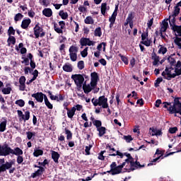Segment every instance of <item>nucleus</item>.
<instances>
[{
	"label": "nucleus",
	"mask_w": 181,
	"mask_h": 181,
	"mask_svg": "<svg viewBox=\"0 0 181 181\" xmlns=\"http://www.w3.org/2000/svg\"><path fill=\"white\" fill-rule=\"evenodd\" d=\"M49 68L47 69L45 71V73H47V74H49L51 71H53V70H54V65H53L52 62L49 63Z\"/></svg>",
	"instance_id": "47"
},
{
	"label": "nucleus",
	"mask_w": 181,
	"mask_h": 181,
	"mask_svg": "<svg viewBox=\"0 0 181 181\" xmlns=\"http://www.w3.org/2000/svg\"><path fill=\"white\" fill-rule=\"evenodd\" d=\"M168 62L170 63V66H175L176 64V60L172 57V55L168 57Z\"/></svg>",
	"instance_id": "50"
},
{
	"label": "nucleus",
	"mask_w": 181,
	"mask_h": 181,
	"mask_svg": "<svg viewBox=\"0 0 181 181\" xmlns=\"http://www.w3.org/2000/svg\"><path fill=\"white\" fill-rule=\"evenodd\" d=\"M38 165H40V166L45 167L46 165H49V160H47V159H45L43 162H39Z\"/></svg>",
	"instance_id": "64"
},
{
	"label": "nucleus",
	"mask_w": 181,
	"mask_h": 181,
	"mask_svg": "<svg viewBox=\"0 0 181 181\" xmlns=\"http://www.w3.org/2000/svg\"><path fill=\"white\" fill-rule=\"evenodd\" d=\"M180 98H175L173 106H170L168 111H170V114H175L176 111L181 107V103L179 100Z\"/></svg>",
	"instance_id": "6"
},
{
	"label": "nucleus",
	"mask_w": 181,
	"mask_h": 181,
	"mask_svg": "<svg viewBox=\"0 0 181 181\" xmlns=\"http://www.w3.org/2000/svg\"><path fill=\"white\" fill-rule=\"evenodd\" d=\"M82 88L85 94H88L89 93H91V91H93L95 87L91 86V84H87V81H86L83 84Z\"/></svg>",
	"instance_id": "13"
},
{
	"label": "nucleus",
	"mask_w": 181,
	"mask_h": 181,
	"mask_svg": "<svg viewBox=\"0 0 181 181\" xmlns=\"http://www.w3.org/2000/svg\"><path fill=\"white\" fill-rule=\"evenodd\" d=\"M91 103L94 107H102V108H108V98L105 95H102L98 98V99L92 98Z\"/></svg>",
	"instance_id": "3"
},
{
	"label": "nucleus",
	"mask_w": 181,
	"mask_h": 181,
	"mask_svg": "<svg viewBox=\"0 0 181 181\" xmlns=\"http://www.w3.org/2000/svg\"><path fill=\"white\" fill-rule=\"evenodd\" d=\"M17 113L18 117H21L23 121H29V119L30 118V112H29V110L25 111V115H23V112L21 110H17Z\"/></svg>",
	"instance_id": "11"
},
{
	"label": "nucleus",
	"mask_w": 181,
	"mask_h": 181,
	"mask_svg": "<svg viewBox=\"0 0 181 181\" xmlns=\"http://www.w3.org/2000/svg\"><path fill=\"white\" fill-rule=\"evenodd\" d=\"M168 28H169V23H168L164 20L163 21V24L161 25V28L160 29V32H166V30H168Z\"/></svg>",
	"instance_id": "28"
},
{
	"label": "nucleus",
	"mask_w": 181,
	"mask_h": 181,
	"mask_svg": "<svg viewBox=\"0 0 181 181\" xmlns=\"http://www.w3.org/2000/svg\"><path fill=\"white\" fill-rule=\"evenodd\" d=\"M126 22H127V23L129 22H134V13L132 12L129 13L128 17L126 19Z\"/></svg>",
	"instance_id": "49"
},
{
	"label": "nucleus",
	"mask_w": 181,
	"mask_h": 181,
	"mask_svg": "<svg viewBox=\"0 0 181 181\" xmlns=\"http://www.w3.org/2000/svg\"><path fill=\"white\" fill-rule=\"evenodd\" d=\"M51 155H52V159H53L54 162L55 163H59V159L60 158V154L57 151H52Z\"/></svg>",
	"instance_id": "20"
},
{
	"label": "nucleus",
	"mask_w": 181,
	"mask_h": 181,
	"mask_svg": "<svg viewBox=\"0 0 181 181\" xmlns=\"http://www.w3.org/2000/svg\"><path fill=\"white\" fill-rule=\"evenodd\" d=\"M17 163L18 165H22L23 163V156H17Z\"/></svg>",
	"instance_id": "57"
},
{
	"label": "nucleus",
	"mask_w": 181,
	"mask_h": 181,
	"mask_svg": "<svg viewBox=\"0 0 181 181\" xmlns=\"http://www.w3.org/2000/svg\"><path fill=\"white\" fill-rule=\"evenodd\" d=\"M84 23L86 25H93L94 23V19L91 16H87L84 20Z\"/></svg>",
	"instance_id": "34"
},
{
	"label": "nucleus",
	"mask_w": 181,
	"mask_h": 181,
	"mask_svg": "<svg viewBox=\"0 0 181 181\" xmlns=\"http://www.w3.org/2000/svg\"><path fill=\"white\" fill-rule=\"evenodd\" d=\"M43 155V150L40 149H35L33 152V156L35 158H39V156H42Z\"/></svg>",
	"instance_id": "33"
},
{
	"label": "nucleus",
	"mask_w": 181,
	"mask_h": 181,
	"mask_svg": "<svg viewBox=\"0 0 181 181\" xmlns=\"http://www.w3.org/2000/svg\"><path fill=\"white\" fill-rule=\"evenodd\" d=\"M1 91L3 94H5V95L11 94V92L12 91V88L11 87L4 88Z\"/></svg>",
	"instance_id": "44"
},
{
	"label": "nucleus",
	"mask_w": 181,
	"mask_h": 181,
	"mask_svg": "<svg viewBox=\"0 0 181 181\" xmlns=\"http://www.w3.org/2000/svg\"><path fill=\"white\" fill-rule=\"evenodd\" d=\"M15 104L18 107H25V100H23V99L17 100H16Z\"/></svg>",
	"instance_id": "41"
},
{
	"label": "nucleus",
	"mask_w": 181,
	"mask_h": 181,
	"mask_svg": "<svg viewBox=\"0 0 181 181\" xmlns=\"http://www.w3.org/2000/svg\"><path fill=\"white\" fill-rule=\"evenodd\" d=\"M59 25L60 28H59ZM64 28H66V22L64 21H59V25L56 23H54V30L57 33L63 34V29H64Z\"/></svg>",
	"instance_id": "9"
},
{
	"label": "nucleus",
	"mask_w": 181,
	"mask_h": 181,
	"mask_svg": "<svg viewBox=\"0 0 181 181\" xmlns=\"http://www.w3.org/2000/svg\"><path fill=\"white\" fill-rule=\"evenodd\" d=\"M97 131L99 132L98 136L101 137V136H104V135H105L107 129L105 127L101 126L100 127L97 129Z\"/></svg>",
	"instance_id": "27"
},
{
	"label": "nucleus",
	"mask_w": 181,
	"mask_h": 181,
	"mask_svg": "<svg viewBox=\"0 0 181 181\" xmlns=\"http://www.w3.org/2000/svg\"><path fill=\"white\" fill-rule=\"evenodd\" d=\"M26 135H27V139L30 141V139H35V136L36 135V133L35 132H26Z\"/></svg>",
	"instance_id": "37"
},
{
	"label": "nucleus",
	"mask_w": 181,
	"mask_h": 181,
	"mask_svg": "<svg viewBox=\"0 0 181 181\" xmlns=\"http://www.w3.org/2000/svg\"><path fill=\"white\" fill-rule=\"evenodd\" d=\"M13 165V161L11 162H6L5 164L0 165V173H2L3 172H6V170L11 169L12 168V165Z\"/></svg>",
	"instance_id": "12"
},
{
	"label": "nucleus",
	"mask_w": 181,
	"mask_h": 181,
	"mask_svg": "<svg viewBox=\"0 0 181 181\" xmlns=\"http://www.w3.org/2000/svg\"><path fill=\"white\" fill-rule=\"evenodd\" d=\"M106 149L109 150V153H111L110 155H112V152H116L115 148L110 144L106 145Z\"/></svg>",
	"instance_id": "55"
},
{
	"label": "nucleus",
	"mask_w": 181,
	"mask_h": 181,
	"mask_svg": "<svg viewBox=\"0 0 181 181\" xmlns=\"http://www.w3.org/2000/svg\"><path fill=\"white\" fill-rule=\"evenodd\" d=\"M118 56H119V57H120L122 62H123V63H124V64H126V66H127V64H129L128 58L127 57L122 55V54H119Z\"/></svg>",
	"instance_id": "39"
},
{
	"label": "nucleus",
	"mask_w": 181,
	"mask_h": 181,
	"mask_svg": "<svg viewBox=\"0 0 181 181\" xmlns=\"http://www.w3.org/2000/svg\"><path fill=\"white\" fill-rule=\"evenodd\" d=\"M167 21H169L170 26L172 30H173V28L177 26V25H176V17H173L171 20L168 18Z\"/></svg>",
	"instance_id": "29"
},
{
	"label": "nucleus",
	"mask_w": 181,
	"mask_h": 181,
	"mask_svg": "<svg viewBox=\"0 0 181 181\" xmlns=\"http://www.w3.org/2000/svg\"><path fill=\"white\" fill-rule=\"evenodd\" d=\"M25 83H26V77L24 76H22L19 78V90L20 91H25L26 88V85H25Z\"/></svg>",
	"instance_id": "15"
},
{
	"label": "nucleus",
	"mask_w": 181,
	"mask_h": 181,
	"mask_svg": "<svg viewBox=\"0 0 181 181\" xmlns=\"http://www.w3.org/2000/svg\"><path fill=\"white\" fill-rule=\"evenodd\" d=\"M123 139L127 142V144H129L131 141H134V139L132 138V136L131 135H127V136H124Z\"/></svg>",
	"instance_id": "54"
},
{
	"label": "nucleus",
	"mask_w": 181,
	"mask_h": 181,
	"mask_svg": "<svg viewBox=\"0 0 181 181\" xmlns=\"http://www.w3.org/2000/svg\"><path fill=\"white\" fill-rule=\"evenodd\" d=\"M43 172H45V168L38 167V170H37L34 173L31 174V177L35 179V177H37V176H42L43 175Z\"/></svg>",
	"instance_id": "17"
},
{
	"label": "nucleus",
	"mask_w": 181,
	"mask_h": 181,
	"mask_svg": "<svg viewBox=\"0 0 181 181\" xmlns=\"http://www.w3.org/2000/svg\"><path fill=\"white\" fill-rule=\"evenodd\" d=\"M3 122L0 123V132H5L6 131V124H8V120L6 117L2 118Z\"/></svg>",
	"instance_id": "21"
},
{
	"label": "nucleus",
	"mask_w": 181,
	"mask_h": 181,
	"mask_svg": "<svg viewBox=\"0 0 181 181\" xmlns=\"http://www.w3.org/2000/svg\"><path fill=\"white\" fill-rule=\"evenodd\" d=\"M34 35L36 39H39L40 36V33L43 32V28L39 26V23H37L33 28Z\"/></svg>",
	"instance_id": "14"
},
{
	"label": "nucleus",
	"mask_w": 181,
	"mask_h": 181,
	"mask_svg": "<svg viewBox=\"0 0 181 181\" xmlns=\"http://www.w3.org/2000/svg\"><path fill=\"white\" fill-rule=\"evenodd\" d=\"M124 155L127 158L125 161L119 165H117V163L112 162V165H110V170L107 171V173H111L112 176H115V175H119V173H125V171H122V169H124V167H125L127 163L129 162L130 160H132L134 158H132V156L128 153H124Z\"/></svg>",
	"instance_id": "1"
},
{
	"label": "nucleus",
	"mask_w": 181,
	"mask_h": 181,
	"mask_svg": "<svg viewBox=\"0 0 181 181\" xmlns=\"http://www.w3.org/2000/svg\"><path fill=\"white\" fill-rule=\"evenodd\" d=\"M65 134L66 135V139H68V141L73 139V133H71L70 130L67 129V128H65Z\"/></svg>",
	"instance_id": "35"
},
{
	"label": "nucleus",
	"mask_w": 181,
	"mask_h": 181,
	"mask_svg": "<svg viewBox=\"0 0 181 181\" xmlns=\"http://www.w3.org/2000/svg\"><path fill=\"white\" fill-rule=\"evenodd\" d=\"M27 57L30 59V66L31 67V69L33 70L34 69H36V63L33 60V55L32 54V53L28 54Z\"/></svg>",
	"instance_id": "23"
},
{
	"label": "nucleus",
	"mask_w": 181,
	"mask_h": 181,
	"mask_svg": "<svg viewBox=\"0 0 181 181\" xmlns=\"http://www.w3.org/2000/svg\"><path fill=\"white\" fill-rule=\"evenodd\" d=\"M104 153H105V151H101L98 157L100 160H104L105 159V156H104Z\"/></svg>",
	"instance_id": "60"
},
{
	"label": "nucleus",
	"mask_w": 181,
	"mask_h": 181,
	"mask_svg": "<svg viewBox=\"0 0 181 181\" xmlns=\"http://www.w3.org/2000/svg\"><path fill=\"white\" fill-rule=\"evenodd\" d=\"M66 110L67 111L68 118H70L71 119V118H73V117H74L76 114V107H71V110L69 108H66Z\"/></svg>",
	"instance_id": "22"
},
{
	"label": "nucleus",
	"mask_w": 181,
	"mask_h": 181,
	"mask_svg": "<svg viewBox=\"0 0 181 181\" xmlns=\"http://www.w3.org/2000/svg\"><path fill=\"white\" fill-rule=\"evenodd\" d=\"M181 144H180L177 147H176V149L177 151H175V152H170L168 154H166L165 156H164V158H166V156H170V155H173V153H177L178 152H181Z\"/></svg>",
	"instance_id": "38"
},
{
	"label": "nucleus",
	"mask_w": 181,
	"mask_h": 181,
	"mask_svg": "<svg viewBox=\"0 0 181 181\" xmlns=\"http://www.w3.org/2000/svg\"><path fill=\"white\" fill-rule=\"evenodd\" d=\"M69 57L71 62H77V53H78V47L76 45H71L69 49Z\"/></svg>",
	"instance_id": "5"
},
{
	"label": "nucleus",
	"mask_w": 181,
	"mask_h": 181,
	"mask_svg": "<svg viewBox=\"0 0 181 181\" xmlns=\"http://www.w3.org/2000/svg\"><path fill=\"white\" fill-rule=\"evenodd\" d=\"M16 30H15V29H13V26H10L8 31H7V33L9 36H15V33H16Z\"/></svg>",
	"instance_id": "42"
},
{
	"label": "nucleus",
	"mask_w": 181,
	"mask_h": 181,
	"mask_svg": "<svg viewBox=\"0 0 181 181\" xmlns=\"http://www.w3.org/2000/svg\"><path fill=\"white\" fill-rule=\"evenodd\" d=\"M168 52V48L161 46L158 52V53L159 54H160V53H162V54H165V53Z\"/></svg>",
	"instance_id": "53"
},
{
	"label": "nucleus",
	"mask_w": 181,
	"mask_h": 181,
	"mask_svg": "<svg viewBox=\"0 0 181 181\" xmlns=\"http://www.w3.org/2000/svg\"><path fill=\"white\" fill-rule=\"evenodd\" d=\"M79 43L81 45V46H94L95 45V42L94 41H91L90 40V38H87V37H81Z\"/></svg>",
	"instance_id": "10"
},
{
	"label": "nucleus",
	"mask_w": 181,
	"mask_h": 181,
	"mask_svg": "<svg viewBox=\"0 0 181 181\" xmlns=\"http://www.w3.org/2000/svg\"><path fill=\"white\" fill-rule=\"evenodd\" d=\"M64 71H66V73H71L73 71V67L70 64H65L62 67Z\"/></svg>",
	"instance_id": "30"
},
{
	"label": "nucleus",
	"mask_w": 181,
	"mask_h": 181,
	"mask_svg": "<svg viewBox=\"0 0 181 181\" xmlns=\"http://www.w3.org/2000/svg\"><path fill=\"white\" fill-rule=\"evenodd\" d=\"M22 59L23 60L21 62L22 64H25V66H29V57H22Z\"/></svg>",
	"instance_id": "51"
},
{
	"label": "nucleus",
	"mask_w": 181,
	"mask_h": 181,
	"mask_svg": "<svg viewBox=\"0 0 181 181\" xmlns=\"http://www.w3.org/2000/svg\"><path fill=\"white\" fill-rule=\"evenodd\" d=\"M93 148V145L90 144L89 146H86L85 148V152L86 155H90V151Z\"/></svg>",
	"instance_id": "59"
},
{
	"label": "nucleus",
	"mask_w": 181,
	"mask_h": 181,
	"mask_svg": "<svg viewBox=\"0 0 181 181\" xmlns=\"http://www.w3.org/2000/svg\"><path fill=\"white\" fill-rule=\"evenodd\" d=\"M151 59L153 60V66H158V64H159V56L156 54V52H153Z\"/></svg>",
	"instance_id": "24"
},
{
	"label": "nucleus",
	"mask_w": 181,
	"mask_h": 181,
	"mask_svg": "<svg viewBox=\"0 0 181 181\" xmlns=\"http://www.w3.org/2000/svg\"><path fill=\"white\" fill-rule=\"evenodd\" d=\"M108 9H110V6H107V3H102L100 11L103 16H105V13L107 12V10L108 11Z\"/></svg>",
	"instance_id": "26"
},
{
	"label": "nucleus",
	"mask_w": 181,
	"mask_h": 181,
	"mask_svg": "<svg viewBox=\"0 0 181 181\" xmlns=\"http://www.w3.org/2000/svg\"><path fill=\"white\" fill-rule=\"evenodd\" d=\"M93 124L96 127V129L101 127L103 125V122L100 120H95Z\"/></svg>",
	"instance_id": "45"
},
{
	"label": "nucleus",
	"mask_w": 181,
	"mask_h": 181,
	"mask_svg": "<svg viewBox=\"0 0 181 181\" xmlns=\"http://www.w3.org/2000/svg\"><path fill=\"white\" fill-rule=\"evenodd\" d=\"M78 69L79 70H83V69H84V61H79L78 62Z\"/></svg>",
	"instance_id": "58"
},
{
	"label": "nucleus",
	"mask_w": 181,
	"mask_h": 181,
	"mask_svg": "<svg viewBox=\"0 0 181 181\" xmlns=\"http://www.w3.org/2000/svg\"><path fill=\"white\" fill-rule=\"evenodd\" d=\"M8 46H11V45H15L16 43V38L13 36H9L7 40Z\"/></svg>",
	"instance_id": "32"
},
{
	"label": "nucleus",
	"mask_w": 181,
	"mask_h": 181,
	"mask_svg": "<svg viewBox=\"0 0 181 181\" xmlns=\"http://www.w3.org/2000/svg\"><path fill=\"white\" fill-rule=\"evenodd\" d=\"M116 19H117V14H114V13H112L111 17L109 18V22L115 23Z\"/></svg>",
	"instance_id": "62"
},
{
	"label": "nucleus",
	"mask_w": 181,
	"mask_h": 181,
	"mask_svg": "<svg viewBox=\"0 0 181 181\" xmlns=\"http://www.w3.org/2000/svg\"><path fill=\"white\" fill-rule=\"evenodd\" d=\"M165 153V151H160L159 150V148L156 149V153H155V156H156V155H160L159 156H160L161 159H163V155Z\"/></svg>",
	"instance_id": "56"
},
{
	"label": "nucleus",
	"mask_w": 181,
	"mask_h": 181,
	"mask_svg": "<svg viewBox=\"0 0 181 181\" xmlns=\"http://www.w3.org/2000/svg\"><path fill=\"white\" fill-rule=\"evenodd\" d=\"M94 35H95V36L101 37V36L103 35V32L101 31V27H98V28H95Z\"/></svg>",
	"instance_id": "36"
},
{
	"label": "nucleus",
	"mask_w": 181,
	"mask_h": 181,
	"mask_svg": "<svg viewBox=\"0 0 181 181\" xmlns=\"http://www.w3.org/2000/svg\"><path fill=\"white\" fill-rule=\"evenodd\" d=\"M32 71H33V69H30L29 66H25L24 69L25 74H29V73H32Z\"/></svg>",
	"instance_id": "63"
},
{
	"label": "nucleus",
	"mask_w": 181,
	"mask_h": 181,
	"mask_svg": "<svg viewBox=\"0 0 181 181\" xmlns=\"http://www.w3.org/2000/svg\"><path fill=\"white\" fill-rule=\"evenodd\" d=\"M42 15H44V16H46V18H50L51 16H53V11L50 8H45L42 11Z\"/></svg>",
	"instance_id": "25"
},
{
	"label": "nucleus",
	"mask_w": 181,
	"mask_h": 181,
	"mask_svg": "<svg viewBox=\"0 0 181 181\" xmlns=\"http://www.w3.org/2000/svg\"><path fill=\"white\" fill-rule=\"evenodd\" d=\"M30 23H32V21L30 20V18L24 19L22 21L21 26L22 29H28Z\"/></svg>",
	"instance_id": "19"
},
{
	"label": "nucleus",
	"mask_w": 181,
	"mask_h": 181,
	"mask_svg": "<svg viewBox=\"0 0 181 181\" xmlns=\"http://www.w3.org/2000/svg\"><path fill=\"white\" fill-rule=\"evenodd\" d=\"M71 78L74 80L76 86V89L78 91H81V88H83V85L84 84V78L81 74H74L71 75Z\"/></svg>",
	"instance_id": "4"
},
{
	"label": "nucleus",
	"mask_w": 181,
	"mask_h": 181,
	"mask_svg": "<svg viewBox=\"0 0 181 181\" xmlns=\"http://www.w3.org/2000/svg\"><path fill=\"white\" fill-rule=\"evenodd\" d=\"M126 168L122 170V172H131V170H135L136 168V161L134 160V158L132 160H130L129 161L127 162V164L125 165Z\"/></svg>",
	"instance_id": "7"
},
{
	"label": "nucleus",
	"mask_w": 181,
	"mask_h": 181,
	"mask_svg": "<svg viewBox=\"0 0 181 181\" xmlns=\"http://www.w3.org/2000/svg\"><path fill=\"white\" fill-rule=\"evenodd\" d=\"M82 57H87L88 56V47H86L83 51L81 52Z\"/></svg>",
	"instance_id": "43"
},
{
	"label": "nucleus",
	"mask_w": 181,
	"mask_h": 181,
	"mask_svg": "<svg viewBox=\"0 0 181 181\" xmlns=\"http://www.w3.org/2000/svg\"><path fill=\"white\" fill-rule=\"evenodd\" d=\"M23 18V14L21 13H18L14 16V21L15 22H19V21H21Z\"/></svg>",
	"instance_id": "40"
},
{
	"label": "nucleus",
	"mask_w": 181,
	"mask_h": 181,
	"mask_svg": "<svg viewBox=\"0 0 181 181\" xmlns=\"http://www.w3.org/2000/svg\"><path fill=\"white\" fill-rule=\"evenodd\" d=\"M170 134H176L177 132V128L176 127H170L168 130Z\"/></svg>",
	"instance_id": "61"
},
{
	"label": "nucleus",
	"mask_w": 181,
	"mask_h": 181,
	"mask_svg": "<svg viewBox=\"0 0 181 181\" xmlns=\"http://www.w3.org/2000/svg\"><path fill=\"white\" fill-rule=\"evenodd\" d=\"M59 16L62 18V19H63L64 21H66V19H67L69 18V14L67 13V12H64V10H61L59 12Z\"/></svg>",
	"instance_id": "31"
},
{
	"label": "nucleus",
	"mask_w": 181,
	"mask_h": 181,
	"mask_svg": "<svg viewBox=\"0 0 181 181\" xmlns=\"http://www.w3.org/2000/svg\"><path fill=\"white\" fill-rule=\"evenodd\" d=\"M163 81V78L162 77H159L158 78L154 83V87H159V84H160V83H162Z\"/></svg>",
	"instance_id": "46"
},
{
	"label": "nucleus",
	"mask_w": 181,
	"mask_h": 181,
	"mask_svg": "<svg viewBox=\"0 0 181 181\" xmlns=\"http://www.w3.org/2000/svg\"><path fill=\"white\" fill-rule=\"evenodd\" d=\"M11 153L16 156H21L23 155V151L19 147H16L13 150L6 143L3 146L0 145V156H8Z\"/></svg>",
	"instance_id": "2"
},
{
	"label": "nucleus",
	"mask_w": 181,
	"mask_h": 181,
	"mask_svg": "<svg viewBox=\"0 0 181 181\" xmlns=\"http://www.w3.org/2000/svg\"><path fill=\"white\" fill-rule=\"evenodd\" d=\"M103 50H105V46H107V43L102 42V43L99 44L97 46V50H98V52H101V50L103 49Z\"/></svg>",
	"instance_id": "48"
},
{
	"label": "nucleus",
	"mask_w": 181,
	"mask_h": 181,
	"mask_svg": "<svg viewBox=\"0 0 181 181\" xmlns=\"http://www.w3.org/2000/svg\"><path fill=\"white\" fill-rule=\"evenodd\" d=\"M100 80V76H98V74L95 71L92 72L90 74V86L91 87H97V83Z\"/></svg>",
	"instance_id": "8"
},
{
	"label": "nucleus",
	"mask_w": 181,
	"mask_h": 181,
	"mask_svg": "<svg viewBox=\"0 0 181 181\" xmlns=\"http://www.w3.org/2000/svg\"><path fill=\"white\" fill-rule=\"evenodd\" d=\"M110 156H119L121 158V159H122V158H124V154L118 151H116L115 153H113L112 154L109 155Z\"/></svg>",
	"instance_id": "52"
},
{
	"label": "nucleus",
	"mask_w": 181,
	"mask_h": 181,
	"mask_svg": "<svg viewBox=\"0 0 181 181\" xmlns=\"http://www.w3.org/2000/svg\"><path fill=\"white\" fill-rule=\"evenodd\" d=\"M43 93L37 92L31 95L33 98H35L37 103H43Z\"/></svg>",
	"instance_id": "16"
},
{
	"label": "nucleus",
	"mask_w": 181,
	"mask_h": 181,
	"mask_svg": "<svg viewBox=\"0 0 181 181\" xmlns=\"http://www.w3.org/2000/svg\"><path fill=\"white\" fill-rule=\"evenodd\" d=\"M180 13V8L179 6H177V3L176 6L174 7V10L173 11V13L171 16H169L168 19H170V18H176Z\"/></svg>",
	"instance_id": "18"
}]
</instances>
